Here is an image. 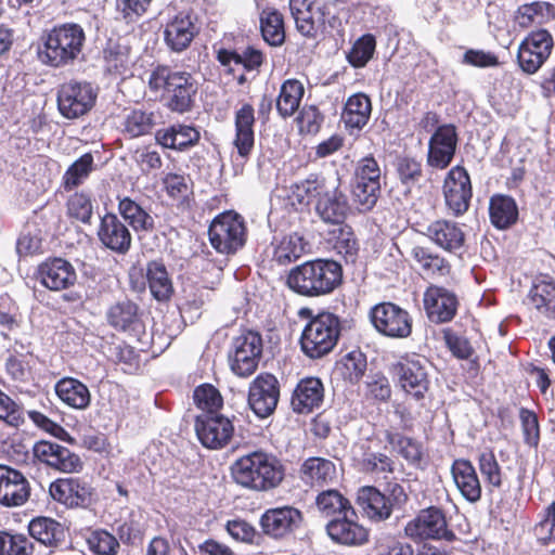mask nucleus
Instances as JSON below:
<instances>
[{"instance_id": "nucleus-1", "label": "nucleus", "mask_w": 555, "mask_h": 555, "mask_svg": "<svg viewBox=\"0 0 555 555\" xmlns=\"http://www.w3.org/2000/svg\"><path fill=\"white\" fill-rule=\"evenodd\" d=\"M284 475L281 462L273 454L263 451L244 454L231 465L234 482L255 492H268L278 488Z\"/></svg>"}, {"instance_id": "nucleus-2", "label": "nucleus", "mask_w": 555, "mask_h": 555, "mask_svg": "<svg viewBox=\"0 0 555 555\" xmlns=\"http://www.w3.org/2000/svg\"><path fill=\"white\" fill-rule=\"evenodd\" d=\"M343 281L341 266L330 259H314L293 268L287 276L288 287L306 297L331 294Z\"/></svg>"}, {"instance_id": "nucleus-3", "label": "nucleus", "mask_w": 555, "mask_h": 555, "mask_svg": "<svg viewBox=\"0 0 555 555\" xmlns=\"http://www.w3.org/2000/svg\"><path fill=\"white\" fill-rule=\"evenodd\" d=\"M149 87L154 92H162L165 105L180 114L191 111L198 89L190 73L173 70L166 65H158L151 72Z\"/></svg>"}, {"instance_id": "nucleus-4", "label": "nucleus", "mask_w": 555, "mask_h": 555, "mask_svg": "<svg viewBox=\"0 0 555 555\" xmlns=\"http://www.w3.org/2000/svg\"><path fill=\"white\" fill-rule=\"evenodd\" d=\"M42 47L38 50L39 60L52 67L72 64L82 52L86 34L76 23L54 26L42 37Z\"/></svg>"}, {"instance_id": "nucleus-5", "label": "nucleus", "mask_w": 555, "mask_h": 555, "mask_svg": "<svg viewBox=\"0 0 555 555\" xmlns=\"http://www.w3.org/2000/svg\"><path fill=\"white\" fill-rule=\"evenodd\" d=\"M339 335V318L331 312H321L305 326L300 337L301 350L311 359H320L333 350Z\"/></svg>"}, {"instance_id": "nucleus-6", "label": "nucleus", "mask_w": 555, "mask_h": 555, "mask_svg": "<svg viewBox=\"0 0 555 555\" xmlns=\"http://www.w3.org/2000/svg\"><path fill=\"white\" fill-rule=\"evenodd\" d=\"M211 246L221 254H234L246 241L244 219L232 211H227L214 219L209 227Z\"/></svg>"}, {"instance_id": "nucleus-7", "label": "nucleus", "mask_w": 555, "mask_h": 555, "mask_svg": "<svg viewBox=\"0 0 555 555\" xmlns=\"http://www.w3.org/2000/svg\"><path fill=\"white\" fill-rule=\"evenodd\" d=\"M382 170L372 156L361 158L356 167L352 189L353 202L360 211H370L380 194Z\"/></svg>"}, {"instance_id": "nucleus-8", "label": "nucleus", "mask_w": 555, "mask_h": 555, "mask_svg": "<svg viewBox=\"0 0 555 555\" xmlns=\"http://www.w3.org/2000/svg\"><path fill=\"white\" fill-rule=\"evenodd\" d=\"M374 328L383 336L403 339L412 334V317L392 302L375 305L370 311Z\"/></svg>"}, {"instance_id": "nucleus-9", "label": "nucleus", "mask_w": 555, "mask_h": 555, "mask_svg": "<svg viewBox=\"0 0 555 555\" xmlns=\"http://www.w3.org/2000/svg\"><path fill=\"white\" fill-rule=\"evenodd\" d=\"M262 354V339L258 333L246 332L234 338L229 361L232 372L240 377L251 375Z\"/></svg>"}, {"instance_id": "nucleus-10", "label": "nucleus", "mask_w": 555, "mask_h": 555, "mask_svg": "<svg viewBox=\"0 0 555 555\" xmlns=\"http://www.w3.org/2000/svg\"><path fill=\"white\" fill-rule=\"evenodd\" d=\"M95 98L96 94L89 82H65L57 91L59 111L68 119L78 118L91 109Z\"/></svg>"}, {"instance_id": "nucleus-11", "label": "nucleus", "mask_w": 555, "mask_h": 555, "mask_svg": "<svg viewBox=\"0 0 555 555\" xmlns=\"http://www.w3.org/2000/svg\"><path fill=\"white\" fill-rule=\"evenodd\" d=\"M553 47V37L546 29L531 31L518 48L520 68L527 74L537 73L550 57Z\"/></svg>"}, {"instance_id": "nucleus-12", "label": "nucleus", "mask_w": 555, "mask_h": 555, "mask_svg": "<svg viewBox=\"0 0 555 555\" xmlns=\"http://www.w3.org/2000/svg\"><path fill=\"white\" fill-rule=\"evenodd\" d=\"M195 431L201 443L212 450L224 448L234 434L230 418L219 413H201L195 420Z\"/></svg>"}, {"instance_id": "nucleus-13", "label": "nucleus", "mask_w": 555, "mask_h": 555, "mask_svg": "<svg viewBox=\"0 0 555 555\" xmlns=\"http://www.w3.org/2000/svg\"><path fill=\"white\" fill-rule=\"evenodd\" d=\"M279 398L280 385L272 374L262 373L249 385L248 405L261 418L268 417L274 412Z\"/></svg>"}, {"instance_id": "nucleus-14", "label": "nucleus", "mask_w": 555, "mask_h": 555, "mask_svg": "<svg viewBox=\"0 0 555 555\" xmlns=\"http://www.w3.org/2000/svg\"><path fill=\"white\" fill-rule=\"evenodd\" d=\"M443 195L446 205L454 216H461L468 210L473 192L465 168L455 166L448 172L443 183Z\"/></svg>"}, {"instance_id": "nucleus-15", "label": "nucleus", "mask_w": 555, "mask_h": 555, "mask_svg": "<svg viewBox=\"0 0 555 555\" xmlns=\"http://www.w3.org/2000/svg\"><path fill=\"white\" fill-rule=\"evenodd\" d=\"M399 386L416 399L424 398L429 380L424 363L417 358H402L391 365Z\"/></svg>"}, {"instance_id": "nucleus-16", "label": "nucleus", "mask_w": 555, "mask_h": 555, "mask_svg": "<svg viewBox=\"0 0 555 555\" xmlns=\"http://www.w3.org/2000/svg\"><path fill=\"white\" fill-rule=\"evenodd\" d=\"M405 532L413 539H446L451 541L454 534L448 530L447 520L437 507L423 509L405 527Z\"/></svg>"}, {"instance_id": "nucleus-17", "label": "nucleus", "mask_w": 555, "mask_h": 555, "mask_svg": "<svg viewBox=\"0 0 555 555\" xmlns=\"http://www.w3.org/2000/svg\"><path fill=\"white\" fill-rule=\"evenodd\" d=\"M49 493L54 501L67 507H89L94 502V489L78 478H60L50 485Z\"/></svg>"}, {"instance_id": "nucleus-18", "label": "nucleus", "mask_w": 555, "mask_h": 555, "mask_svg": "<svg viewBox=\"0 0 555 555\" xmlns=\"http://www.w3.org/2000/svg\"><path fill=\"white\" fill-rule=\"evenodd\" d=\"M457 132L452 124L438 126L428 143L427 164L437 169L447 168L455 154Z\"/></svg>"}, {"instance_id": "nucleus-19", "label": "nucleus", "mask_w": 555, "mask_h": 555, "mask_svg": "<svg viewBox=\"0 0 555 555\" xmlns=\"http://www.w3.org/2000/svg\"><path fill=\"white\" fill-rule=\"evenodd\" d=\"M33 452L38 461L62 473H78L83 467L79 455L55 442L41 440L35 443Z\"/></svg>"}, {"instance_id": "nucleus-20", "label": "nucleus", "mask_w": 555, "mask_h": 555, "mask_svg": "<svg viewBox=\"0 0 555 555\" xmlns=\"http://www.w3.org/2000/svg\"><path fill=\"white\" fill-rule=\"evenodd\" d=\"M423 301L428 319L437 324L450 322L459 307L457 296L452 291L437 285L427 287Z\"/></svg>"}, {"instance_id": "nucleus-21", "label": "nucleus", "mask_w": 555, "mask_h": 555, "mask_svg": "<svg viewBox=\"0 0 555 555\" xmlns=\"http://www.w3.org/2000/svg\"><path fill=\"white\" fill-rule=\"evenodd\" d=\"M37 279L46 288L60 292L76 283L77 273L69 261L63 258H53L38 267Z\"/></svg>"}, {"instance_id": "nucleus-22", "label": "nucleus", "mask_w": 555, "mask_h": 555, "mask_svg": "<svg viewBox=\"0 0 555 555\" xmlns=\"http://www.w3.org/2000/svg\"><path fill=\"white\" fill-rule=\"evenodd\" d=\"M30 495L25 476L9 466L0 465V504L7 507L22 506Z\"/></svg>"}, {"instance_id": "nucleus-23", "label": "nucleus", "mask_w": 555, "mask_h": 555, "mask_svg": "<svg viewBox=\"0 0 555 555\" xmlns=\"http://www.w3.org/2000/svg\"><path fill=\"white\" fill-rule=\"evenodd\" d=\"M350 513L333 518L326 525L331 540L345 546H360L369 541V531Z\"/></svg>"}, {"instance_id": "nucleus-24", "label": "nucleus", "mask_w": 555, "mask_h": 555, "mask_svg": "<svg viewBox=\"0 0 555 555\" xmlns=\"http://www.w3.org/2000/svg\"><path fill=\"white\" fill-rule=\"evenodd\" d=\"M301 521V512L292 506L268 509L260 519L263 532L273 538H282L293 532Z\"/></svg>"}, {"instance_id": "nucleus-25", "label": "nucleus", "mask_w": 555, "mask_h": 555, "mask_svg": "<svg viewBox=\"0 0 555 555\" xmlns=\"http://www.w3.org/2000/svg\"><path fill=\"white\" fill-rule=\"evenodd\" d=\"M98 237L106 248L121 255L130 249L132 240L126 224L114 214L101 218Z\"/></svg>"}, {"instance_id": "nucleus-26", "label": "nucleus", "mask_w": 555, "mask_h": 555, "mask_svg": "<svg viewBox=\"0 0 555 555\" xmlns=\"http://www.w3.org/2000/svg\"><path fill=\"white\" fill-rule=\"evenodd\" d=\"M338 179L332 181L326 192L315 203V211L327 223L341 224L349 211L347 196L338 189Z\"/></svg>"}, {"instance_id": "nucleus-27", "label": "nucleus", "mask_w": 555, "mask_h": 555, "mask_svg": "<svg viewBox=\"0 0 555 555\" xmlns=\"http://www.w3.org/2000/svg\"><path fill=\"white\" fill-rule=\"evenodd\" d=\"M190 13H179L167 23L164 31L166 44L175 52L188 49L194 37L198 34V27Z\"/></svg>"}, {"instance_id": "nucleus-28", "label": "nucleus", "mask_w": 555, "mask_h": 555, "mask_svg": "<svg viewBox=\"0 0 555 555\" xmlns=\"http://www.w3.org/2000/svg\"><path fill=\"white\" fill-rule=\"evenodd\" d=\"M300 480L312 488H323L332 485L337 478L335 464L324 457H309L299 469Z\"/></svg>"}, {"instance_id": "nucleus-29", "label": "nucleus", "mask_w": 555, "mask_h": 555, "mask_svg": "<svg viewBox=\"0 0 555 555\" xmlns=\"http://www.w3.org/2000/svg\"><path fill=\"white\" fill-rule=\"evenodd\" d=\"M324 398L323 384L319 378L308 377L301 379L292 396L293 410L307 414L321 406Z\"/></svg>"}, {"instance_id": "nucleus-30", "label": "nucleus", "mask_w": 555, "mask_h": 555, "mask_svg": "<svg viewBox=\"0 0 555 555\" xmlns=\"http://www.w3.org/2000/svg\"><path fill=\"white\" fill-rule=\"evenodd\" d=\"M425 235L437 246L447 250L455 251L464 245L465 234L461 227L450 220H436L427 228Z\"/></svg>"}, {"instance_id": "nucleus-31", "label": "nucleus", "mask_w": 555, "mask_h": 555, "mask_svg": "<svg viewBox=\"0 0 555 555\" xmlns=\"http://www.w3.org/2000/svg\"><path fill=\"white\" fill-rule=\"evenodd\" d=\"M456 488L467 501L475 503L481 498V483L474 465L464 459H457L451 466Z\"/></svg>"}, {"instance_id": "nucleus-32", "label": "nucleus", "mask_w": 555, "mask_h": 555, "mask_svg": "<svg viewBox=\"0 0 555 555\" xmlns=\"http://www.w3.org/2000/svg\"><path fill=\"white\" fill-rule=\"evenodd\" d=\"M357 504L366 517L375 521L387 519L392 511L391 500L370 486L359 489Z\"/></svg>"}, {"instance_id": "nucleus-33", "label": "nucleus", "mask_w": 555, "mask_h": 555, "mask_svg": "<svg viewBox=\"0 0 555 555\" xmlns=\"http://www.w3.org/2000/svg\"><path fill=\"white\" fill-rule=\"evenodd\" d=\"M254 108L249 104L243 105L235 116V139L234 145L242 158H246L254 147Z\"/></svg>"}, {"instance_id": "nucleus-34", "label": "nucleus", "mask_w": 555, "mask_h": 555, "mask_svg": "<svg viewBox=\"0 0 555 555\" xmlns=\"http://www.w3.org/2000/svg\"><path fill=\"white\" fill-rule=\"evenodd\" d=\"M199 137V132L194 127L173 125L170 128L158 130L155 139L166 149L183 151L195 145Z\"/></svg>"}, {"instance_id": "nucleus-35", "label": "nucleus", "mask_w": 555, "mask_h": 555, "mask_svg": "<svg viewBox=\"0 0 555 555\" xmlns=\"http://www.w3.org/2000/svg\"><path fill=\"white\" fill-rule=\"evenodd\" d=\"M57 397L68 406L83 410L89 406L91 395L88 387L80 380L72 377H64L55 384Z\"/></svg>"}, {"instance_id": "nucleus-36", "label": "nucleus", "mask_w": 555, "mask_h": 555, "mask_svg": "<svg viewBox=\"0 0 555 555\" xmlns=\"http://www.w3.org/2000/svg\"><path fill=\"white\" fill-rule=\"evenodd\" d=\"M371 112L370 98L364 93H356L347 100L341 117L347 128L361 129L367 124Z\"/></svg>"}, {"instance_id": "nucleus-37", "label": "nucleus", "mask_w": 555, "mask_h": 555, "mask_svg": "<svg viewBox=\"0 0 555 555\" xmlns=\"http://www.w3.org/2000/svg\"><path fill=\"white\" fill-rule=\"evenodd\" d=\"M102 54L105 70L111 74L121 75L131 65L130 48L120 39H108Z\"/></svg>"}, {"instance_id": "nucleus-38", "label": "nucleus", "mask_w": 555, "mask_h": 555, "mask_svg": "<svg viewBox=\"0 0 555 555\" xmlns=\"http://www.w3.org/2000/svg\"><path fill=\"white\" fill-rule=\"evenodd\" d=\"M28 529L34 539L50 547H59L65 539L64 527L51 518H36L30 521Z\"/></svg>"}, {"instance_id": "nucleus-39", "label": "nucleus", "mask_w": 555, "mask_h": 555, "mask_svg": "<svg viewBox=\"0 0 555 555\" xmlns=\"http://www.w3.org/2000/svg\"><path fill=\"white\" fill-rule=\"evenodd\" d=\"M145 275L151 294L156 300L166 301L171 297L173 285L164 263L149 262Z\"/></svg>"}, {"instance_id": "nucleus-40", "label": "nucleus", "mask_w": 555, "mask_h": 555, "mask_svg": "<svg viewBox=\"0 0 555 555\" xmlns=\"http://www.w3.org/2000/svg\"><path fill=\"white\" fill-rule=\"evenodd\" d=\"M305 93L304 85L297 79L285 80L276 99V111L281 117H291L299 108Z\"/></svg>"}, {"instance_id": "nucleus-41", "label": "nucleus", "mask_w": 555, "mask_h": 555, "mask_svg": "<svg viewBox=\"0 0 555 555\" xmlns=\"http://www.w3.org/2000/svg\"><path fill=\"white\" fill-rule=\"evenodd\" d=\"M315 506L325 517L335 518L347 513L356 516L349 500L335 489L321 491L315 498Z\"/></svg>"}, {"instance_id": "nucleus-42", "label": "nucleus", "mask_w": 555, "mask_h": 555, "mask_svg": "<svg viewBox=\"0 0 555 555\" xmlns=\"http://www.w3.org/2000/svg\"><path fill=\"white\" fill-rule=\"evenodd\" d=\"M411 255L423 273L428 276L442 278L450 273V263L427 247L415 246L412 248Z\"/></svg>"}, {"instance_id": "nucleus-43", "label": "nucleus", "mask_w": 555, "mask_h": 555, "mask_svg": "<svg viewBox=\"0 0 555 555\" xmlns=\"http://www.w3.org/2000/svg\"><path fill=\"white\" fill-rule=\"evenodd\" d=\"M490 219L498 229H506L516 222L518 209L515 201L507 195H494L489 205Z\"/></svg>"}, {"instance_id": "nucleus-44", "label": "nucleus", "mask_w": 555, "mask_h": 555, "mask_svg": "<svg viewBox=\"0 0 555 555\" xmlns=\"http://www.w3.org/2000/svg\"><path fill=\"white\" fill-rule=\"evenodd\" d=\"M260 30L263 40L270 46H282L285 41L283 15L275 9H263L260 13Z\"/></svg>"}, {"instance_id": "nucleus-45", "label": "nucleus", "mask_w": 555, "mask_h": 555, "mask_svg": "<svg viewBox=\"0 0 555 555\" xmlns=\"http://www.w3.org/2000/svg\"><path fill=\"white\" fill-rule=\"evenodd\" d=\"M118 210L134 231H151L154 228L153 217L138 203L125 197L119 201Z\"/></svg>"}, {"instance_id": "nucleus-46", "label": "nucleus", "mask_w": 555, "mask_h": 555, "mask_svg": "<svg viewBox=\"0 0 555 555\" xmlns=\"http://www.w3.org/2000/svg\"><path fill=\"white\" fill-rule=\"evenodd\" d=\"M528 305L546 317L555 314V284L541 281L532 286L528 296Z\"/></svg>"}, {"instance_id": "nucleus-47", "label": "nucleus", "mask_w": 555, "mask_h": 555, "mask_svg": "<svg viewBox=\"0 0 555 555\" xmlns=\"http://www.w3.org/2000/svg\"><path fill=\"white\" fill-rule=\"evenodd\" d=\"M332 181L317 175H310L306 180L293 186V196L301 205H309L313 199L324 195Z\"/></svg>"}, {"instance_id": "nucleus-48", "label": "nucleus", "mask_w": 555, "mask_h": 555, "mask_svg": "<svg viewBox=\"0 0 555 555\" xmlns=\"http://www.w3.org/2000/svg\"><path fill=\"white\" fill-rule=\"evenodd\" d=\"M388 442L409 464L416 468H424V451L418 441L400 434H393L388 436Z\"/></svg>"}, {"instance_id": "nucleus-49", "label": "nucleus", "mask_w": 555, "mask_h": 555, "mask_svg": "<svg viewBox=\"0 0 555 555\" xmlns=\"http://www.w3.org/2000/svg\"><path fill=\"white\" fill-rule=\"evenodd\" d=\"M306 243L297 233L284 236L274 248L273 258L279 264L297 260L305 251Z\"/></svg>"}, {"instance_id": "nucleus-50", "label": "nucleus", "mask_w": 555, "mask_h": 555, "mask_svg": "<svg viewBox=\"0 0 555 555\" xmlns=\"http://www.w3.org/2000/svg\"><path fill=\"white\" fill-rule=\"evenodd\" d=\"M94 167L93 156L86 153L75 160L63 176V185L66 191L79 186L89 177Z\"/></svg>"}, {"instance_id": "nucleus-51", "label": "nucleus", "mask_w": 555, "mask_h": 555, "mask_svg": "<svg viewBox=\"0 0 555 555\" xmlns=\"http://www.w3.org/2000/svg\"><path fill=\"white\" fill-rule=\"evenodd\" d=\"M555 16L554 7L544 1L526 3L518 9L519 23L522 26L537 23L543 24Z\"/></svg>"}, {"instance_id": "nucleus-52", "label": "nucleus", "mask_w": 555, "mask_h": 555, "mask_svg": "<svg viewBox=\"0 0 555 555\" xmlns=\"http://www.w3.org/2000/svg\"><path fill=\"white\" fill-rule=\"evenodd\" d=\"M138 319V306L130 300L113 305L107 312L108 323L117 330H127Z\"/></svg>"}, {"instance_id": "nucleus-53", "label": "nucleus", "mask_w": 555, "mask_h": 555, "mask_svg": "<svg viewBox=\"0 0 555 555\" xmlns=\"http://www.w3.org/2000/svg\"><path fill=\"white\" fill-rule=\"evenodd\" d=\"M34 544L24 534L0 531V555H31Z\"/></svg>"}, {"instance_id": "nucleus-54", "label": "nucleus", "mask_w": 555, "mask_h": 555, "mask_svg": "<svg viewBox=\"0 0 555 555\" xmlns=\"http://www.w3.org/2000/svg\"><path fill=\"white\" fill-rule=\"evenodd\" d=\"M533 534L542 545L555 544V501L543 511L539 522L533 527Z\"/></svg>"}, {"instance_id": "nucleus-55", "label": "nucleus", "mask_w": 555, "mask_h": 555, "mask_svg": "<svg viewBox=\"0 0 555 555\" xmlns=\"http://www.w3.org/2000/svg\"><path fill=\"white\" fill-rule=\"evenodd\" d=\"M294 20L297 30L307 38L315 39L323 33L325 17L318 8H313L305 15L301 14Z\"/></svg>"}, {"instance_id": "nucleus-56", "label": "nucleus", "mask_w": 555, "mask_h": 555, "mask_svg": "<svg viewBox=\"0 0 555 555\" xmlns=\"http://www.w3.org/2000/svg\"><path fill=\"white\" fill-rule=\"evenodd\" d=\"M376 47L375 38L372 35H364L359 38L347 54L348 62L356 68H361L373 57Z\"/></svg>"}, {"instance_id": "nucleus-57", "label": "nucleus", "mask_w": 555, "mask_h": 555, "mask_svg": "<svg viewBox=\"0 0 555 555\" xmlns=\"http://www.w3.org/2000/svg\"><path fill=\"white\" fill-rule=\"evenodd\" d=\"M194 401L202 413H218L223 400L219 391L211 385H203L195 389Z\"/></svg>"}, {"instance_id": "nucleus-58", "label": "nucleus", "mask_w": 555, "mask_h": 555, "mask_svg": "<svg viewBox=\"0 0 555 555\" xmlns=\"http://www.w3.org/2000/svg\"><path fill=\"white\" fill-rule=\"evenodd\" d=\"M67 212L72 218L89 224L93 214V203L85 193L73 194L67 202Z\"/></svg>"}, {"instance_id": "nucleus-59", "label": "nucleus", "mask_w": 555, "mask_h": 555, "mask_svg": "<svg viewBox=\"0 0 555 555\" xmlns=\"http://www.w3.org/2000/svg\"><path fill=\"white\" fill-rule=\"evenodd\" d=\"M479 470L486 482L494 488L502 486V472L492 451L481 452L478 456Z\"/></svg>"}, {"instance_id": "nucleus-60", "label": "nucleus", "mask_w": 555, "mask_h": 555, "mask_svg": "<svg viewBox=\"0 0 555 555\" xmlns=\"http://www.w3.org/2000/svg\"><path fill=\"white\" fill-rule=\"evenodd\" d=\"M153 115L140 109L129 113L125 120V132L131 138L149 133L153 128Z\"/></svg>"}, {"instance_id": "nucleus-61", "label": "nucleus", "mask_w": 555, "mask_h": 555, "mask_svg": "<svg viewBox=\"0 0 555 555\" xmlns=\"http://www.w3.org/2000/svg\"><path fill=\"white\" fill-rule=\"evenodd\" d=\"M375 555H413L410 544L397 540L395 537L383 534L378 537L374 545Z\"/></svg>"}, {"instance_id": "nucleus-62", "label": "nucleus", "mask_w": 555, "mask_h": 555, "mask_svg": "<svg viewBox=\"0 0 555 555\" xmlns=\"http://www.w3.org/2000/svg\"><path fill=\"white\" fill-rule=\"evenodd\" d=\"M88 543L98 555H116L119 548L117 539L107 531L93 532Z\"/></svg>"}, {"instance_id": "nucleus-63", "label": "nucleus", "mask_w": 555, "mask_h": 555, "mask_svg": "<svg viewBox=\"0 0 555 555\" xmlns=\"http://www.w3.org/2000/svg\"><path fill=\"white\" fill-rule=\"evenodd\" d=\"M333 234L338 253L352 258L357 254L358 243L351 228L341 223Z\"/></svg>"}, {"instance_id": "nucleus-64", "label": "nucleus", "mask_w": 555, "mask_h": 555, "mask_svg": "<svg viewBox=\"0 0 555 555\" xmlns=\"http://www.w3.org/2000/svg\"><path fill=\"white\" fill-rule=\"evenodd\" d=\"M362 469L371 474H389L393 472V461L383 453L367 452L361 461Z\"/></svg>"}]
</instances>
